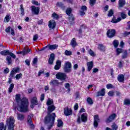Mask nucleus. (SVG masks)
<instances>
[{"label":"nucleus","instance_id":"13d9d810","mask_svg":"<svg viewBox=\"0 0 130 130\" xmlns=\"http://www.w3.org/2000/svg\"><path fill=\"white\" fill-rule=\"evenodd\" d=\"M38 61V59H37V58H34L32 60L33 64H36Z\"/></svg>","mask_w":130,"mask_h":130},{"label":"nucleus","instance_id":"9b49d317","mask_svg":"<svg viewBox=\"0 0 130 130\" xmlns=\"http://www.w3.org/2000/svg\"><path fill=\"white\" fill-rule=\"evenodd\" d=\"M64 114L66 116H69V115H72V114H73V110H72V109H71L65 108L64 109Z\"/></svg>","mask_w":130,"mask_h":130},{"label":"nucleus","instance_id":"f8f14e48","mask_svg":"<svg viewBox=\"0 0 130 130\" xmlns=\"http://www.w3.org/2000/svg\"><path fill=\"white\" fill-rule=\"evenodd\" d=\"M86 12H87V7L86 6H82L81 10L79 11L80 16H84L86 14Z\"/></svg>","mask_w":130,"mask_h":130},{"label":"nucleus","instance_id":"3c124183","mask_svg":"<svg viewBox=\"0 0 130 130\" xmlns=\"http://www.w3.org/2000/svg\"><path fill=\"white\" fill-rule=\"evenodd\" d=\"M108 17H112V16H113V10H112V9H111L109 11V13L108 14Z\"/></svg>","mask_w":130,"mask_h":130},{"label":"nucleus","instance_id":"052dcab7","mask_svg":"<svg viewBox=\"0 0 130 130\" xmlns=\"http://www.w3.org/2000/svg\"><path fill=\"white\" fill-rule=\"evenodd\" d=\"M31 3L33 5H36V6H39V3L36 1L33 0L32 1Z\"/></svg>","mask_w":130,"mask_h":130},{"label":"nucleus","instance_id":"680f3d73","mask_svg":"<svg viewBox=\"0 0 130 130\" xmlns=\"http://www.w3.org/2000/svg\"><path fill=\"white\" fill-rule=\"evenodd\" d=\"M74 110H78L79 109V105L78 103H76L74 107Z\"/></svg>","mask_w":130,"mask_h":130},{"label":"nucleus","instance_id":"7ed1b4c3","mask_svg":"<svg viewBox=\"0 0 130 130\" xmlns=\"http://www.w3.org/2000/svg\"><path fill=\"white\" fill-rule=\"evenodd\" d=\"M15 124V119L13 117H10L7 119V124L8 130H14V124Z\"/></svg>","mask_w":130,"mask_h":130},{"label":"nucleus","instance_id":"4c0bfd02","mask_svg":"<svg viewBox=\"0 0 130 130\" xmlns=\"http://www.w3.org/2000/svg\"><path fill=\"white\" fill-rule=\"evenodd\" d=\"M7 127L5 126L4 123H0V130H6Z\"/></svg>","mask_w":130,"mask_h":130},{"label":"nucleus","instance_id":"6e6d98bb","mask_svg":"<svg viewBox=\"0 0 130 130\" xmlns=\"http://www.w3.org/2000/svg\"><path fill=\"white\" fill-rule=\"evenodd\" d=\"M27 121L29 123H32V118L31 116H28L27 117Z\"/></svg>","mask_w":130,"mask_h":130},{"label":"nucleus","instance_id":"774afa93","mask_svg":"<svg viewBox=\"0 0 130 130\" xmlns=\"http://www.w3.org/2000/svg\"><path fill=\"white\" fill-rule=\"evenodd\" d=\"M129 34H130V31H125L124 33V34H123V35H124V37H126V36H127V35H129Z\"/></svg>","mask_w":130,"mask_h":130},{"label":"nucleus","instance_id":"8fccbe9b","mask_svg":"<svg viewBox=\"0 0 130 130\" xmlns=\"http://www.w3.org/2000/svg\"><path fill=\"white\" fill-rule=\"evenodd\" d=\"M120 15L122 19H125L126 18V14L124 12H121Z\"/></svg>","mask_w":130,"mask_h":130},{"label":"nucleus","instance_id":"4468645a","mask_svg":"<svg viewBox=\"0 0 130 130\" xmlns=\"http://www.w3.org/2000/svg\"><path fill=\"white\" fill-rule=\"evenodd\" d=\"M55 21L54 20H51L49 22L48 27L50 28V29H54L55 28Z\"/></svg>","mask_w":130,"mask_h":130},{"label":"nucleus","instance_id":"c9c22d12","mask_svg":"<svg viewBox=\"0 0 130 130\" xmlns=\"http://www.w3.org/2000/svg\"><path fill=\"white\" fill-rule=\"evenodd\" d=\"M58 124H57V127H61L63 124V122H62V121L60 119H58L57 120Z\"/></svg>","mask_w":130,"mask_h":130},{"label":"nucleus","instance_id":"20e7f679","mask_svg":"<svg viewBox=\"0 0 130 130\" xmlns=\"http://www.w3.org/2000/svg\"><path fill=\"white\" fill-rule=\"evenodd\" d=\"M56 78L61 81H65L67 79V74L64 73L59 72L56 74Z\"/></svg>","mask_w":130,"mask_h":130},{"label":"nucleus","instance_id":"1a4fd4ad","mask_svg":"<svg viewBox=\"0 0 130 130\" xmlns=\"http://www.w3.org/2000/svg\"><path fill=\"white\" fill-rule=\"evenodd\" d=\"M100 121V119H99V116L97 115H94V122L93 125L94 127H98V122Z\"/></svg>","mask_w":130,"mask_h":130},{"label":"nucleus","instance_id":"4be33fe9","mask_svg":"<svg viewBox=\"0 0 130 130\" xmlns=\"http://www.w3.org/2000/svg\"><path fill=\"white\" fill-rule=\"evenodd\" d=\"M81 119L82 122H86L87 120V114L86 113H83L81 116Z\"/></svg>","mask_w":130,"mask_h":130},{"label":"nucleus","instance_id":"72a5a7b5","mask_svg":"<svg viewBox=\"0 0 130 130\" xmlns=\"http://www.w3.org/2000/svg\"><path fill=\"white\" fill-rule=\"evenodd\" d=\"M50 84L53 85V86H56V85H58V81L56 80H51Z\"/></svg>","mask_w":130,"mask_h":130},{"label":"nucleus","instance_id":"37998d69","mask_svg":"<svg viewBox=\"0 0 130 130\" xmlns=\"http://www.w3.org/2000/svg\"><path fill=\"white\" fill-rule=\"evenodd\" d=\"M64 54H65V55L70 56V55H72V53L71 51L66 50L64 52Z\"/></svg>","mask_w":130,"mask_h":130},{"label":"nucleus","instance_id":"dca6fc26","mask_svg":"<svg viewBox=\"0 0 130 130\" xmlns=\"http://www.w3.org/2000/svg\"><path fill=\"white\" fill-rule=\"evenodd\" d=\"M116 117V114L114 113L110 115L109 118H108L106 119V122L108 123H109V122H111L112 120H114V119H115V118Z\"/></svg>","mask_w":130,"mask_h":130},{"label":"nucleus","instance_id":"a878e982","mask_svg":"<svg viewBox=\"0 0 130 130\" xmlns=\"http://www.w3.org/2000/svg\"><path fill=\"white\" fill-rule=\"evenodd\" d=\"M120 21H121V18L119 17L116 19L115 17H113L111 22L112 23H118V22H120Z\"/></svg>","mask_w":130,"mask_h":130},{"label":"nucleus","instance_id":"bf43d9fd","mask_svg":"<svg viewBox=\"0 0 130 130\" xmlns=\"http://www.w3.org/2000/svg\"><path fill=\"white\" fill-rule=\"evenodd\" d=\"M52 17H53V18H54V19H58V15H57V14H56V13H53L52 14Z\"/></svg>","mask_w":130,"mask_h":130},{"label":"nucleus","instance_id":"bb28decb","mask_svg":"<svg viewBox=\"0 0 130 130\" xmlns=\"http://www.w3.org/2000/svg\"><path fill=\"white\" fill-rule=\"evenodd\" d=\"M56 5L57 7H59V8H61L62 10H65L66 9V7L61 2H58Z\"/></svg>","mask_w":130,"mask_h":130},{"label":"nucleus","instance_id":"c85d7f7f","mask_svg":"<svg viewBox=\"0 0 130 130\" xmlns=\"http://www.w3.org/2000/svg\"><path fill=\"white\" fill-rule=\"evenodd\" d=\"M25 118V116L22 114H17V119L18 120H23Z\"/></svg>","mask_w":130,"mask_h":130},{"label":"nucleus","instance_id":"f3484780","mask_svg":"<svg viewBox=\"0 0 130 130\" xmlns=\"http://www.w3.org/2000/svg\"><path fill=\"white\" fill-rule=\"evenodd\" d=\"M87 66L88 72H91V70H92V69H93V67H94V63L92 61L88 62L87 63Z\"/></svg>","mask_w":130,"mask_h":130},{"label":"nucleus","instance_id":"338daca9","mask_svg":"<svg viewBox=\"0 0 130 130\" xmlns=\"http://www.w3.org/2000/svg\"><path fill=\"white\" fill-rule=\"evenodd\" d=\"M110 72H111L110 75H111L112 78H114V76L113 75V72H114L113 69H111L110 70Z\"/></svg>","mask_w":130,"mask_h":130},{"label":"nucleus","instance_id":"412c9836","mask_svg":"<svg viewBox=\"0 0 130 130\" xmlns=\"http://www.w3.org/2000/svg\"><path fill=\"white\" fill-rule=\"evenodd\" d=\"M105 95V89L103 88L101 91H98L96 97H99V96H104Z\"/></svg>","mask_w":130,"mask_h":130},{"label":"nucleus","instance_id":"f704fd0d","mask_svg":"<svg viewBox=\"0 0 130 130\" xmlns=\"http://www.w3.org/2000/svg\"><path fill=\"white\" fill-rule=\"evenodd\" d=\"M117 55H119L120 53H122L123 52V50L120 48H117L116 50Z\"/></svg>","mask_w":130,"mask_h":130},{"label":"nucleus","instance_id":"cd10ccee","mask_svg":"<svg viewBox=\"0 0 130 130\" xmlns=\"http://www.w3.org/2000/svg\"><path fill=\"white\" fill-rule=\"evenodd\" d=\"M71 45H72V47H76L77 46V42H76V38H73L71 42Z\"/></svg>","mask_w":130,"mask_h":130},{"label":"nucleus","instance_id":"6ab92c4d","mask_svg":"<svg viewBox=\"0 0 130 130\" xmlns=\"http://www.w3.org/2000/svg\"><path fill=\"white\" fill-rule=\"evenodd\" d=\"M61 67V61L59 60H57L56 61V65L54 67V69L56 70V71H58V70H59L60 69V67Z\"/></svg>","mask_w":130,"mask_h":130},{"label":"nucleus","instance_id":"39448f33","mask_svg":"<svg viewBox=\"0 0 130 130\" xmlns=\"http://www.w3.org/2000/svg\"><path fill=\"white\" fill-rule=\"evenodd\" d=\"M0 54L1 55H7L8 54V55H10L13 58H16V55L12 52H10L9 50H3L0 52Z\"/></svg>","mask_w":130,"mask_h":130},{"label":"nucleus","instance_id":"473e14b6","mask_svg":"<svg viewBox=\"0 0 130 130\" xmlns=\"http://www.w3.org/2000/svg\"><path fill=\"white\" fill-rule=\"evenodd\" d=\"M6 60L8 61V65L10 66L12 63V57L10 56H7L6 57Z\"/></svg>","mask_w":130,"mask_h":130},{"label":"nucleus","instance_id":"a18cd8bd","mask_svg":"<svg viewBox=\"0 0 130 130\" xmlns=\"http://www.w3.org/2000/svg\"><path fill=\"white\" fill-rule=\"evenodd\" d=\"M89 4L91 7H93L96 4V0H89Z\"/></svg>","mask_w":130,"mask_h":130},{"label":"nucleus","instance_id":"2eb2a0df","mask_svg":"<svg viewBox=\"0 0 130 130\" xmlns=\"http://www.w3.org/2000/svg\"><path fill=\"white\" fill-rule=\"evenodd\" d=\"M54 59H55V56H54V54L51 53L48 60L49 64H53V61H54Z\"/></svg>","mask_w":130,"mask_h":130},{"label":"nucleus","instance_id":"5701e85b","mask_svg":"<svg viewBox=\"0 0 130 130\" xmlns=\"http://www.w3.org/2000/svg\"><path fill=\"white\" fill-rule=\"evenodd\" d=\"M48 48L50 50H53L54 49H56L57 47H58V45L55 44V45H48Z\"/></svg>","mask_w":130,"mask_h":130},{"label":"nucleus","instance_id":"393cba45","mask_svg":"<svg viewBox=\"0 0 130 130\" xmlns=\"http://www.w3.org/2000/svg\"><path fill=\"white\" fill-rule=\"evenodd\" d=\"M69 22L71 25L75 24V17L74 15H72L69 16Z\"/></svg>","mask_w":130,"mask_h":130},{"label":"nucleus","instance_id":"9d476101","mask_svg":"<svg viewBox=\"0 0 130 130\" xmlns=\"http://www.w3.org/2000/svg\"><path fill=\"white\" fill-rule=\"evenodd\" d=\"M55 110V106H54L53 105H52L51 106H48L47 108V114H51V112L53 111H54Z\"/></svg>","mask_w":130,"mask_h":130},{"label":"nucleus","instance_id":"b1692460","mask_svg":"<svg viewBox=\"0 0 130 130\" xmlns=\"http://www.w3.org/2000/svg\"><path fill=\"white\" fill-rule=\"evenodd\" d=\"M117 80L120 83H123L124 82V76L122 74L119 75L117 77Z\"/></svg>","mask_w":130,"mask_h":130},{"label":"nucleus","instance_id":"de8ad7c7","mask_svg":"<svg viewBox=\"0 0 130 130\" xmlns=\"http://www.w3.org/2000/svg\"><path fill=\"white\" fill-rule=\"evenodd\" d=\"M122 56V58H126V57H127V51H124Z\"/></svg>","mask_w":130,"mask_h":130},{"label":"nucleus","instance_id":"f03ea898","mask_svg":"<svg viewBox=\"0 0 130 130\" xmlns=\"http://www.w3.org/2000/svg\"><path fill=\"white\" fill-rule=\"evenodd\" d=\"M55 113H53L51 114H47L44 119V122L45 124H47L49 129L51 128L53 123H54V120H55Z\"/></svg>","mask_w":130,"mask_h":130},{"label":"nucleus","instance_id":"e433bc0d","mask_svg":"<svg viewBox=\"0 0 130 130\" xmlns=\"http://www.w3.org/2000/svg\"><path fill=\"white\" fill-rule=\"evenodd\" d=\"M72 8H68L66 10V14L67 15H68V16H70L71 13H72Z\"/></svg>","mask_w":130,"mask_h":130},{"label":"nucleus","instance_id":"2f4dec72","mask_svg":"<svg viewBox=\"0 0 130 130\" xmlns=\"http://www.w3.org/2000/svg\"><path fill=\"white\" fill-rule=\"evenodd\" d=\"M98 49L101 50V51H104V49H105V46L103 45L102 44H99Z\"/></svg>","mask_w":130,"mask_h":130},{"label":"nucleus","instance_id":"e2e57ef3","mask_svg":"<svg viewBox=\"0 0 130 130\" xmlns=\"http://www.w3.org/2000/svg\"><path fill=\"white\" fill-rule=\"evenodd\" d=\"M106 87L108 89H111V88H113V85L111 84H108L107 85Z\"/></svg>","mask_w":130,"mask_h":130},{"label":"nucleus","instance_id":"0e129e2a","mask_svg":"<svg viewBox=\"0 0 130 130\" xmlns=\"http://www.w3.org/2000/svg\"><path fill=\"white\" fill-rule=\"evenodd\" d=\"M123 63V61H120L118 64V67L120 69H121L122 68V64Z\"/></svg>","mask_w":130,"mask_h":130},{"label":"nucleus","instance_id":"6e6552de","mask_svg":"<svg viewBox=\"0 0 130 130\" xmlns=\"http://www.w3.org/2000/svg\"><path fill=\"white\" fill-rule=\"evenodd\" d=\"M107 35L109 38H112V37H114V36L115 35V29H109L107 32Z\"/></svg>","mask_w":130,"mask_h":130},{"label":"nucleus","instance_id":"5fc2aeb1","mask_svg":"<svg viewBox=\"0 0 130 130\" xmlns=\"http://www.w3.org/2000/svg\"><path fill=\"white\" fill-rule=\"evenodd\" d=\"M22 77V74L20 73L19 74H17L15 78L16 80H19L20 78Z\"/></svg>","mask_w":130,"mask_h":130},{"label":"nucleus","instance_id":"0eeeda50","mask_svg":"<svg viewBox=\"0 0 130 130\" xmlns=\"http://www.w3.org/2000/svg\"><path fill=\"white\" fill-rule=\"evenodd\" d=\"M38 104H39V103L37 100V98L36 96L33 97L31 100V108H34L35 105H38Z\"/></svg>","mask_w":130,"mask_h":130},{"label":"nucleus","instance_id":"c756f323","mask_svg":"<svg viewBox=\"0 0 130 130\" xmlns=\"http://www.w3.org/2000/svg\"><path fill=\"white\" fill-rule=\"evenodd\" d=\"M14 87H15V85H14V83L11 84L10 85L9 88L8 90L9 93H12V92H13V89H14Z\"/></svg>","mask_w":130,"mask_h":130},{"label":"nucleus","instance_id":"a19ab883","mask_svg":"<svg viewBox=\"0 0 130 130\" xmlns=\"http://www.w3.org/2000/svg\"><path fill=\"white\" fill-rule=\"evenodd\" d=\"M124 105H130V100L125 99L124 100Z\"/></svg>","mask_w":130,"mask_h":130},{"label":"nucleus","instance_id":"603ef678","mask_svg":"<svg viewBox=\"0 0 130 130\" xmlns=\"http://www.w3.org/2000/svg\"><path fill=\"white\" fill-rule=\"evenodd\" d=\"M117 125L115 123H113V125H112V130H116L117 129Z\"/></svg>","mask_w":130,"mask_h":130},{"label":"nucleus","instance_id":"79ce46f5","mask_svg":"<svg viewBox=\"0 0 130 130\" xmlns=\"http://www.w3.org/2000/svg\"><path fill=\"white\" fill-rule=\"evenodd\" d=\"M88 53L90 54V55H91V56H95V55H96L95 53H94V51L91 49L88 50Z\"/></svg>","mask_w":130,"mask_h":130},{"label":"nucleus","instance_id":"49530a36","mask_svg":"<svg viewBox=\"0 0 130 130\" xmlns=\"http://www.w3.org/2000/svg\"><path fill=\"white\" fill-rule=\"evenodd\" d=\"M11 19L10 18V15H9V14H7L6 16V17H5V20H4V21H6V22H9L10 21V20Z\"/></svg>","mask_w":130,"mask_h":130},{"label":"nucleus","instance_id":"7c9ffc66","mask_svg":"<svg viewBox=\"0 0 130 130\" xmlns=\"http://www.w3.org/2000/svg\"><path fill=\"white\" fill-rule=\"evenodd\" d=\"M46 104L48 106H50L51 105H53V101L51 100V99H48Z\"/></svg>","mask_w":130,"mask_h":130},{"label":"nucleus","instance_id":"09e8293b","mask_svg":"<svg viewBox=\"0 0 130 130\" xmlns=\"http://www.w3.org/2000/svg\"><path fill=\"white\" fill-rule=\"evenodd\" d=\"M15 75H16V73H15V72H14V71H13V70H12L10 72L9 78H12L13 79V78H14V76H15Z\"/></svg>","mask_w":130,"mask_h":130},{"label":"nucleus","instance_id":"ddd939ff","mask_svg":"<svg viewBox=\"0 0 130 130\" xmlns=\"http://www.w3.org/2000/svg\"><path fill=\"white\" fill-rule=\"evenodd\" d=\"M39 10H40L39 7H35L34 6H31V11L35 15H38L39 14Z\"/></svg>","mask_w":130,"mask_h":130},{"label":"nucleus","instance_id":"ea45409f","mask_svg":"<svg viewBox=\"0 0 130 130\" xmlns=\"http://www.w3.org/2000/svg\"><path fill=\"white\" fill-rule=\"evenodd\" d=\"M113 44L115 48H117V47L118 46V41L115 40L113 41Z\"/></svg>","mask_w":130,"mask_h":130},{"label":"nucleus","instance_id":"f257e3e1","mask_svg":"<svg viewBox=\"0 0 130 130\" xmlns=\"http://www.w3.org/2000/svg\"><path fill=\"white\" fill-rule=\"evenodd\" d=\"M16 100L18 103L17 110L18 111L20 112H26V111H28L29 102L27 98L24 97L21 100V95L16 94Z\"/></svg>","mask_w":130,"mask_h":130},{"label":"nucleus","instance_id":"864d4df0","mask_svg":"<svg viewBox=\"0 0 130 130\" xmlns=\"http://www.w3.org/2000/svg\"><path fill=\"white\" fill-rule=\"evenodd\" d=\"M12 71L16 74V73L20 72V69L19 68H14L12 70Z\"/></svg>","mask_w":130,"mask_h":130},{"label":"nucleus","instance_id":"c03bdc74","mask_svg":"<svg viewBox=\"0 0 130 130\" xmlns=\"http://www.w3.org/2000/svg\"><path fill=\"white\" fill-rule=\"evenodd\" d=\"M64 86H65V88L66 89H68V92H70L71 91V89L70 88V87H71V85H70V84L66 83V84H65Z\"/></svg>","mask_w":130,"mask_h":130},{"label":"nucleus","instance_id":"4d7b16f0","mask_svg":"<svg viewBox=\"0 0 130 130\" xmlns=\"http://www.w3.org/2000/svg\"><path fill=\"white\" fill-rule=\"evenodd\" d=\"M108 95L112 97L114 95V91H110L108 93Z\"/></svg>","mask_w":130,"mask_h":130},{"label":"nucleus","instance_id":"69168bd1","mask_svg":"<svg viewBox=\"0 0 130 130\" xmlns=\"http://www.w3.org/2000/svg\"><path fill=\"white\" fill-rule=\"evenodd\" d=\"M37 39H38V35L37 34L34 36L33 40L34 41H36Z\"/></svg>","mask_w":130,"mask_h":130},{"label":"nucleus","instance_id":"a211bd4d","mask_svg":"<svg viewBox=\"0 0 130 130\" xmlns=\"http://www.w3.org/2000/svg\"><path fill=\"white\" fill-rule=\"evenodd\" d=\"M125 0H119L118 2V9H121V8L124 7L125 6Z\"/></svg>","mask_w":130,"mask_h":130},{"label":"nucleus","instance_id":"423d86ee","mask_svg":"<svg viewBox=\"0 0 130 130\" xmlns=\"http://www.w3.org/2000/svg\"><path fill=\"white\" fill-rule=\"evenodd\" d=\"M72 69V63L71 62H66L64 66L63 70L65 73H71Z\"/></svg>","mask_w":130,"mask_h":130},{"label":"nucleus","instance_id":"58836bf2","mask_svg":"<svg viewBox=\"0 0 130 130\" xmlns=\"http://www.w3.org/2000/svg\"><path fill=\"white\" fill-rule=\"evenodd\" d=\"M86 101L87 103L89 104V105H92V104H93V100H92L91 98H87V99L86 100Z\"/></svg>","mask_w":130,"mask_h":130},{"label":"nucleus","instance_id":"aec40b11","mask_svg":"<svg viewBox=\"0 0 130 130\" xmlns=\"http://www.w3.org/2000/svg\"><path fill=\"white\" fill-rule=\"evenodd\" d=\"M28 53H32L31 49L29 48L26 49V47H25L24 50L22 51V55H26V54H28Z\"/></svg>","mask_w":130,"mask_h":130}]
</instances>
